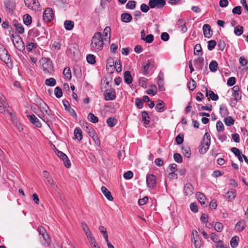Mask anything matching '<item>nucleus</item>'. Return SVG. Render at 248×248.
Listing matches in <instances>:
<instances>
[{"label":"nucleus","instance_id":"f3484780","mask_svg":"<svg viewBox=\"0 0 248 248\" xmlns=\"http://www.w3.org/2000/svg\"><path fill=\"white\" fill-rule=\"evenodd\" d=\"M196 196L199 202L201 203V205L203 207L207 206V204L205 202L206 198L205 196L201 192H198L196 194Z\"/></svg>","mask_w":248,"mask_h":248},{"label":"nucleus","instance_id":"f704fd0d","mask_svg":"<svg viewBox=\"0 0 248 248\" xmlns=\"http://www.w3.org/2000/svg\"><path fill=\"white\" fill-rule=\"evenodd\" d=\"M45 83L48 86L53 87L56 85V81L54 78H49L46 79L45 80Z\"/></svg>","mask_w":248,"mask_h":248},{"label":"nucleus","instance_id":"a19ab883","mask_svg":"<svg viewBox=\"0 0 248 248\" xmlns=\"http://www.w3.org/2000/svg\"><path fill=\"white\" fill-rule=\"evenodd\" d=\"M24 23L26 25H29L31 23V17L28 14L25 15L23 17Z\"/></svg>","mask_w":248,"mask_h":248},{"label":"nucleus","instance_id":"680f3d73","mask_svg":"<svg viewBox=\"0 0 248 248\" xmlns=\"http://www.w3.org/2000/svg\"><path fill=\"white\" fill-rule=\"evenodd\" d=\"M232 12L233 14H237L240 15L241 14V7L240 6H237L234 7L232 10Z\"/></svg>","mask_w":248,"mask_h":248},{"label":"nucleus","instance_id":"69168bd1","mask_svg":"<svg viewBox=\"0 0 248 248\" xmlns=\"http://www.w3.org/2000/svg\"><path fill=\"white\" fill-rule=\"evenodd\" d=\"M147 81V78L144 77H142L139 80V84L140 86L144 88H147V85H146L145 83Z\"/></svg>","mask_w":248,"mask_h":248},{"label":"nucleus","instance_id":"39448f33","mask_svg":"<svg viewBox=\"0 0 248 248\" xmlns=\"http://www.w3.org/2000/svg\"><path fill=\"white\" fill-rule=\"evenodd\" d=\"M55 152L57 155L62 159V160L63 161L64 166L66 168H69L71 167L70 161L69 160L67 156L64 153L59 151L56 148H55Z\"/></svg>","mask_w":248,"mask_h":248},{"label":"nucleus","instance_id":"de8ad7c7","mask_svg":"<svg viewBox=\"0 0 248 248\" xmlns=\"http://www.w3.org/2000/svg\"><path fill=\"white\" fill-rule=\"evenodd\" d=\"M188 89L191 91H193L196 87V83L195 81L192 79H190V82L187 85Z\"/></svg>","mask_w":248,"mask_h":248},{"label":"nucleus","instance_id":"5fc2aeb1","mask_svg":"<svg viewBox=\"0 0 248 248\" xmlns=\"http://www.w3.org/2000/svg\"><path fill=\"white\" fill-rule=\"evenodd\" d=\"M215 229L218 232H220L222 231L223 228V224L219 222H217L215 223L214 225Z\"/></svg>","mask_w":248,"mask_h":248},{"label":"nucleus","instance_id":"dca6fc26","mask_svg":"<svg viewBox=\"0 0 248 248\" xmlns=\"http://www.w3.org/2000/svg\"><path fill=\"white\" fill-rule=\"evenodd\" d=\"M204 36L206 38H210L212 35V31L208 24H204L202 27Z\"/></svg>","mask_w":248,"mask_h":248},{"label":"nucleus","instance_id":"8fccbe9b","mask_svg":"<svg viewBox=\"0 0 248 248\" xmlns=\"http://www.w3.org/2000/svg\"><path fill=\"white\" fill-rule=\"evenodd\" d=\"M54 94L56 97L60 98L62 95V90L59 87H57L54 89Z\"/></svg>","mask_w":248,"mask_h":248},{"label":"nucleus","instance_id":"3c124183","mask_svg":"<svg viewBox=\"0 0 248 248\" xmlns=\"http://www.w3.org/2000/svg\"><path fill=\"white\" fill-rule=\"evenodd\" d=\"M38 116L47 124L49 126V124L48 123L50 121V119L51 118H49L48 115L46 114H43L42 116L38 115Z\"/></svg>","mask_w":248,"mask_h":248},{"label":"nucleus","instance_id":"20e7f679","mask_svg":"<svg viewBox=\"0 0 248 248\" xmlns=\"http://www.w3.org/2000/svg\"><path fill=\"white\" fill-rule=\"evenodd\" d=\"M0 59L6 63H8L11 61L10 54L1 44H0Z\"/></svg>","mask_w":248,"mask_h":248},{"label":"nucleus","instance_id":"f257e3e1","mask_svg":"<svg viewBox=\"0 0 248 248\" xmlns=\"http://www.w3.org/2000/svg\"><path fill=\"white\" fill-rule=\"evenodd\" d=\"M91 48L95 52L101 50L104 46L103 39L100 32L95 33L91 40Z\"/></svg>","mask_w":248,"mask_h":248},{"label":"nucleus","instance_id":"393cba45","mask_svg":"<svg viewBox=\"0 0 248 248\" xmlns=\"http://www.w3.org/2000/svg\"><path fill=\"white\" fill-rule=\"evenodd\" d=\"M124 80L127 84H131L133 81V78L129 71H126L124 73Z\"/></svg>","mask_w":248,"mask_h":248},{"label":"nucleus","instance_id":"4be33fe9","mask_svg":"<svg viewBox=\"0 0 248 248\" xmlns=\"http://www.w3.org/2000/svg\"><path fill=\"white\" fill-rule=\"evenodd\" d=\"M101 189L104 195L108 200L110 201H113V198L110 192L105 186H102Z\"/></svg>","mask_w":248,"mask_h":248},{"label":"nucleus","instance_id":"09e8293b","mask_svg":"<svg viewBox=\"0 0 248 248\" xmlns=\"http://www.w3.org/2000/svg\"><path fill=\"white\" fill-rule=\"evenodd\" d=\"M175 141L178 145L182 144L184 141V135L182 133L179 134L175 138Z\"/></svg>","mask_w":248,"mask_h":248},{"label":"nucleus","instance_id":"9d476101","mask_svg":"<svg viewBox=\"0 0 248 248\" xmlns=\"http://www.w3.org/2000/svg\"><path fill=\"white\" fill-rule=\"evenodd\" d=\"M156 178L155 175L147 174L146 176V184L149 188H154L156 185Z\"/></svg>","mask_w":248,"mask_h":248},{"label":"nucleus","instance_id":"bf43d9fd","mask_svg":"<svg viewBox=\"0 0 248 248\" xmlns=\"http://www.w3.org/2000/svg\"><path fill=\"white\" fill-rule=\"evenodd\" d=\"M114 67L118 73L122 71V66L120 60H116L115 62Z\"/></svg>","mask_w":248,"mask_h":248},{"label":"nucleus","instance_id":"412c9836","mask_svg":"<svg viewBox=\"0 0 248 248\" xmlns=\"http://www.w3.org/2000/svg\"><path fill=\"white\" fill-rule=\"evenodd\" d=\"M206 96L209 97L213 101H217L218 99V95L215 93L212 90H208L207 88H206Z\"/></svg>","mask_w":248,"mask_h":248},{"label":"nucleus","instance_id":"603ef678","mask_svg":"<svg viewBox=\"0 0 248 248\" xmlns=\"http://www.w3.org/2000/svg\"><path fill=\"white\" fill-rule=\"evenodd\" d=\"M136 5V2L135 0H129L126 4V7L129 9H134Z\"/></svg>","mask_w":248,"mask_h":248},{"label":"nucleus","instance_id":"6e6552de","mask_svg":"<svg viewBox=\"0 0 248 248\" xmlns=\"http://www.w3.org/2000/svg\"><path fill=\"white\" fill-rule=\"evenodd\" d=\"M25 5L33 10H39V3L38 0H24Z\"/></svg>","mask_w":248,"mask_h":248},{"label":"nucleus","instance_id":"2f4dec72","mask_svg":"<svg viewBox=\"0 0 248 248\" xmlns=\"http://www.w3.org/2000/svg\"><path fill=\"white\" fill-rule=\"evenodd\" d=\"M141 116H142V121L144 122V124L145 125H147L150 123V117L148 115V114L147 113L146 111H143L141 113Z\"/></svg>","mask_w":248,"mask_h":248},{"label":"nucleus","instance_id":"ddd939ff","mask_svg":"<svg viewBox=\"0 0 248 248\" xmlns=\"http://www.w3.org/2000/svg\"><path fill=\"white\" fill-rule=\"evenodd\" d=\"M202 141H203V143H205L206 146V148H205L203 151H202V149H201V152L202 153H206L207 150L209 149L211 142L210 135L208 133L206 132L205 133Z\"/></svg>","mask_w":248,"mask_h":248},{"label":"nucleus","instance_id":"6e6d98bb","mask_svg":"<svg viewBox=\"0 0 248 248\" xmlns=\"http://www.w3.org/2000/svg\"><path fill=\"white\" fill-rule=\"evenodd\" d=\"M174 160L177 163H182L183 161L182 156L179 153H175L173 155Z\"/></svg>","mask_w":248,"mask_h":248},{"label":"nucleus","instance_id":"a211bd4d","mask_svg":"<svg viewBox=\"0 0 248 248\" xmlns=\"http://www.w3.org/2000/svg\"><path fill=\"white\" fill-rule=\"evenodd\" d=\"M194 64L196 68L199 70H202L204 65V58L202 57H199L194 61Z\"/></svg>","mask_w":248,"mask_h":248},{"label":"nucleus","instance_id":"58836bf2","mask_svg":"<svg viewBox=\"0 0 248 248\" xmlns=\"http://www.w3.org/2000/svg\"><path fill=\"white\" fill-rule=\"evenodd\" d=\"M182 153L187 158H189L191 155V150L189 147H183L182 148Z\"/></svg>","mask_w":248,"mask_h":248},{"label":"nucleus","instance_id":"473e14b6","mask_svg":"<svg viewBox=\"0 0 248 248\" xmlns=\"http://www.w3.org/2000/svg\"><path fill=\"white\" fill-rule=\"evenodd\" d=\"M74 22L71 20H65L64 22V26L66 30L70 31L74 28Z\"/></svg>","mask_w":248,"mask_h":248},{"label":"nucleus","instance_id":"f8f14e48","mask_svg":"<svg viewBox=\"0 0 248 248\" xmlns=\"http://www.w3.org/2000/svg\"><path fill=\"white\" fill-rule=\"evenodd\" d=\"M194 187L190 183L186 184L184 187V191L186 196L190 197L194 193Z\"/></svg>","mask_w":248,"mask_h":248},{"label":"nucleus","instance_id":"864d4df0","mask_svg":"<svg viewBox=\"0 0 248 248\" xmlns=\"http://www.w3.org/2000/svg\"><path fill=\"white\" fill-rule=\"evenodd\" d=\"M217 45L215 40H210L208 42L207 48L209 50H213Z\"/></svg>","mask_w":248,"mask_h":248},{"label":"nucleus","instance_id":"c756f323","mask_svg":"<svg viewBox=\"0 0 248 248\" xmlns=\"http://www.w3.org/2000/svg\"><path fill=\"white\" fill-rule=\"evenodd\" d=\"M82 130L79 127H77L74 130V136L75 139L78 141H80L82 139Z\"/></svg>","mask_w":248,"mask_h":248},{"label":"nucleus","instance_id":"4468645a","mask_svg":"<svg viewBox=\"0 0 248 248\" xmlns=\"http://www.w3.org/2000/svg\"><path fill=\"white\" fill-rule=\"evenodd\" d=\"M114 64L115 62L113 59L109 58L107 60L106 69L108 72H109L110 73H113L115 70Z\"/></svg>","mask_w":248,"mask_h":248},{"label":"nucleus","instance_id":"b1692460","mask_svg":"<svg viewBox=\"0 0 248 248\" xmlns=\"http://www.w3.org/2000/svg\"><path fill=\"white\" fill-rule=\"evenodd\" d=\"M246 226V221L245 220L242 219L239 220L235 225V228L239 232L243 231Z\"/></svg>","mask_w":248,"mask_h":248},{"label":"nucleus","instance_id":"ea45409f","mask_svg":"<svg viewBox=\"0 0 248 248\" xmlns=\"http://www.w3.org/2000/svg\"><path fill=\"white\" fill-rule=\"evenodd\" d=\"M28 34L32 37H36L40 35L39 31L36 29L30 30Z\"/></svg>","mask_w":248,"mask_h":248},{"label":"nucleus","instance_id":"2eb2a0df","mask_svg":"<svg viewBox=\"0 0 248 248\" xmlns=\"http://www.w3.org/2000/svg\"><path fill=\"white\" fill-rule=\"evenodd\" d=\"M18 39L20 40V41H16V43L15 42L14 40H13V42L14 43V45L18 49L19 51H22L25 50V46L24 45V43L21 39V38L18 36Z\"/></svg>","mask_w":248,"mask_h":248},{"label":"nucleus","instance_id":"774afa93","mask_svg":"<svg viewBox=\"0 0 248 248\" xmlns=\"http://www.w3.org/2000/svg\"><path fill=\"white\" fill-rule=\"evenodd\" d=\"M190 208L194 213H197L198 211V206L195 202H193L190 204Z\"/></svg>","mask_w":248,"mask_h":248},{"label":"nucleus","instance_id":"49530a36","mask_svg":"<svg viewBox=\"0 0 248 248\" xmlns=\"http://www.w3.org/2000/svg\"><path fill=\"white\" fill-rule=\"evenodd\" d=\"M81 225L83 230L84 231V232L86 235H90L91 233H92L91 231L89 229L87 224L85 222H82L81 223Z\"/></svg>","mask_w":248,"mask_h":248},{"label":"nucleus","instance_id":"c03bdc74","mask_svg":"<svg viewBox=\"0 0 248 248\" xmlns=\"http://www.w3.org/2000/svg\"><path fill=\"white\" fill-rule=\"evenodd\" d=\"M243 32V27L238 25L234 28V33L237 36H240Z\"/></svg>","mask_w":248,"mask_h":248},{"label":"nucleus","instance_id":"7c9ffc66","mask_svg":"<svg viewBox=\"0 0 248 248\" xmlns=\"http://www.w3.org/2000/svg\"><path fill=\"white\" fill-rule=\"evenodd\" d=\"M210 70L212 72H215L218 68V63L215 61H212L209 65Z\"/></svg>","mask_w":248,"mask_h":248},{"label":"nucleus","instance_id":"a18cd8bd","mask_svg":"<svg viewBox=\"0 0 248 248\" xmlns=\"http://www.w3.org/2000/svg\"><path fill=\"white\" fill-rule=\"evenodd\" d=\"M86 60L88 63L94 64L95 62V56L93 54H88L86 57Z\"/></svg>","mask_w":248,"mask_h":248},{"label":"nucleus","instance_id":"0e129e2a","mask_svg":"<svg viewBox=\"0 0 248 248\" xmlns=\"http://www.w3.org/2000/svg\"><path fill=\"white\" fill-rule=\"evenodd\" d=\"M232 96L234 97V101L236 102L241 99V93H232Z\"/></svg>","mask_w":248,"mask_h":248},{"label":"nucleus","instance_id":"cd10ccee","mask_svg":"<svg viewBox=\"0 0 248 248\" xmlns=\"http://www.w3.org/2000/svg\"><path fill=\"white\" fill-rule=\"evenodd\" d=\"M219 113L222 117L228 116L229 114L227 107L224 105H221L219 108Z\"/></svg>","mask_w":248,"mask_h":248},{"label":"nucleus","instance_id":"bb28decb","mask_svg":"<svg viewBox=\"0 0 248 248\" xmlns=\"http://www.w3.org/2000/svg\"><path fill=\"white\" fill-rule=\"evenodd\" d=\"M231 150L234 154V155L238 157L239 160L240 162L243 161V154L238 148L236 147H232L231 148Z\"/></svg>","mask_w":248,"mask_h":248},{"label":"nucleus","instance_id":"a878e982","mask_svg":"<svg viewBox=\"0 0 248 248\" xmlns=\"http://www.w3.org/2000/svg\"><path fill=\"white\" fill-rule=\"evenodd\" d=\"M121 18L123 22L129 23L132 20V16L130 14L125 13L121 15Z\"/></svg>","mask_w":248,"mask_h":248},{"label":"nucleus","instance_id":"423d86ee","mask_svg":"<svg viewBox=\"0 0 248 248\" xmlns=\"http://www.w3.org/2000/svg\"><path fill=\"white\" fill-rule=\"evenodd\" d=\"M105 100L106 101L114 100L116 98V93L113 89L110 86V89L106 90L104 93Z\"/></svg>","mask_w":248,"mask_h":248},{"label":"nucleus","instance_id":"052dcab7","mask_svg":"<svg viewBox=\"0 0 248 248\" xmlns=\"http://www.w3.org/2000/svg\"><path fill=\"white\" fill-rule=\"evenodd\" d=\"M36 47V45L33 43H28L26 45V48L28 52L32 51L33 48Z\"/></svg>","mask_w":248,"mask_h":248},{"label":"nucleus","instance_id":"e433bc0d","mask_svg":"<svg viewBox=\"0 0 248 248\" xmlns=\"http://www.w3.org/2000/svg\"><path fill=\"white\" fill-rule=\"evenodd\" d=\"M63 74L65 78L69 80L71 79V70L69 67H65L63 71Z\"/></svg>","mask_w":248,"mask_h":248},{"label":"nucleus","instance_id":"e2e57ef3","mask_svg":"<svg viewBox=\"0 0 248 248\" xmlns=\"http://www.w3.org/2000/svg\"><path fill=\"white\" fill-rule=\"evenodd\" d=\"M149 5H147L145 3L140 5V10L143 13H147L150 9Z\"/></svg>","mask_w":248,"mask_h":248},{"label":"nucleus","instance_id":"c85d7f7f","mask_svg":"<svg viewBox=\"0 0 248 248\" xmlns=\"http://www.w3.org/2000/svg\"><path fill=\"white\" fill-rule=\"evenodd\" d=\"M13 26L15 27L16 30L19 34H22L24 32V28L21 23H19L17 21H14Z\"/></svg>","mask_w":248,"mask_h":248},{"label":"nucleus","instance_id":"1a4fd4ad","mask_svg":"<svg viewBox=\"0 0 248 248\" xmlns=\"http://www.w3.org/2000/svg\"><path fill=\"white\" fill-rule=\"evenodd\" d=\"M54 14L51 8H46L43 13V19L45 22H49L53 19Z\"/></svg>","mask_w":248,"mask_h":248},{"label":"nucleus","instance_id":"c9c22d12","mask_svg":"<svg viewBox=\"0 0 248 248\" xmlns=\"http://www.w3.org/2000/svg\"><path fill=\"white\" fill-rule=\"evenodd\" d=\"M239 239V237L237 236H233L232 238L230 244L232 248H235L238 246Z\"/></svg>","mask_w":248,"mask_h":248},{"label":"nucleus","instance_id":"13d9d810","mask_svg":"<svg viewBox=\"0 0 248 248\" xmlns=\"http://www.w3.org/2000/svg\"><path fill=\"white\" fill-rule=\"evenodd\" d=\"M135 105L138 108L141 109L143 108V103L142 100L140 98H136Z\"/></svg>","mask_w":248,"mask_h":248},{"label":"nucleus","instance_id":"72a5a7b5","mask_svg":"<svg viewBox=\"0 0 248 248\" xmlns=\"http://www.w3.org/2000/svg\"><path fill=\"white\" fill-rule=\"evenodd\" d=\"M117 122V120L114 117H109L107 120V123L108 125L110 127H114Z\"/></svg>","mask_w":248,"mask_h":248},{"label":"nucleus","instance_id":"aec40b11","mask_svg":"<svg viewBox=\"0 0 248 248\" xmlns=\"http://www.w3.org/2000/svg\"><path fill=\"white\" fill-rule=\"evenodd\" d=\"M185 24L186 21L183 19H179L177 22V28L180 29V31L182 33H185L187 30Z\"/></svg>","mask_w":248,"mask_h":248},{"label":"nucleus","instance_id":"9b49d317","mask_svg":"<svg viewBox=\"0 0 248 248\" xmlns=\"http://www.w3.org/2000/svg\"><path fill=\"white\" fill-rule=\"evenodd\" d=\"M27 117L31 123L34 125L36 127L39 128L41 127L42 124L40 122L34 114L27 115Z\"/></svg>","mask_w":248,"mask_h":248},{"label":"nucleus","instance_id":"79ce46f5","mask_svg":"<svg viewBox=\"0 0 248 248\" xmlns=\"http://www.w3.org/2000/svg\"><path fill=\"white\" fill-rule=\"evenodd\" d=\"M87 118L88 120L93 123H96L98 122V118L92 113H90L88 114Z\"/></svg>","mask_w":248,"mask_h":248},{"label":"nucleus","instance_id":"37998d69","mask_svg":"<svg viewBox=\"0 0 248 248\" xmlns=\"http://www.w3.org/2000/svg\"><path fill=\"white\" fill-rule=\"evenodd\" d=\"M224 122L227 126H231L234 124V120L231 116H228L225 118Z\"/></svg>","mask_w":248,"mask_h":248},{"label":"nucleus","instance_id":"5701e85b","mask_svg":"<svg viewBox=\"0 0 248 248\" xmlns=\"http://www.w3.org/2000/svg\"><path fill=\"white\" fill-rule=\"evenodd\" d=\"M7 106L8 104L5 101V98L2 94H0V112L3 113Z\"/></svg>","mask_w":248,"mask_h":248},{"label":"nucleus","instance_id":"4d7b16f0","mask_svg":"<svg viewBox=\"0 0 248 248\" xmlns=\"http://www.w3.org/2000/svg\"><path fill=\"white\" fill-rule=\"evenodd\" d=\"M217 130L218 132H222L224 130V126L221 121H218L216 124Z\"/></svg>","mask_w":248,"mask_h":248},{"label":"nucleus","instance_id":"6ab92c4d","mask_svg":"<svg viewBox=\"0 0 248 248\" xmlns=\"http://www.w3.org/2000/svg\"><path fill=\"white\" fill-rule=\"evenodd\" d=\"M155 109L158 112H163L166 109L165 104L162 100H158Z\"/></svg>","mask_w":248,"mask_h":248},{"label":"nucleus","instance_id":"338daca9","mask_svg":"<svg viewBox=\"0 0 248 248\" xmlns=\"http://www.w3.org/2000/svg\"><path fill=\"white\" fill-rule=\"evenodd\" d=\"M143 40L147 43H151L154 40V36L152 34H148L143 39Z\"/></svg>","mask_w":248,"mask_h":248},{"label":"nucleus","instance_id":"7ed1b4c3","mask_svg":"<svg viewBox=\"0 0 248 248\" xmlns=\"http://www.w3.org/2000/svg\"><path fill=\"white\" fill-rule=\"evenodd\" d=\"M38 106L41 111L43 114H46L50 118H53V115L51 110L49 109L48 106L41 99H38Z\"/></svg>","mask_w":248,"mask_h":248},{"label":"nucleus","instance_id":"0eeeda50","mask_svg":"<svg viewBox=\"0 0 248 248\" xmlns=\"http://www.w3.org/2000/svg\"><path fill=\"white\" fill-rule=\"evenodd\" d=\"M165 4V0H149V5L151 8H162Z\"/></svg>","mask_w":248,"mask_h":248},{"label":"nucleus","instance_id":"4c0bfd02","mask_svg":"<svg viewBox=\"0 0 248 248\" xmlns=\"http://www.w3.org/2000/svg\"><path fill=\"white\" fill-rule=\"evenodd\" d=\"M194 53L198 56L202 55V48L200 44H197L195 46Z\"/></svg>","mask_w":248,"mask_h":248},{"label":"nucleus","instance_id":"f03ea898","mask_svg":"<svg viewBox=\"0 0 248 248\" xmlns=\"http://www.w3.org/2000/svg\"><path fill=\"white\" fill-rule=\"evenodd\" d=\"M40 62L42 64L43 70L45 73H50L51 71L53 70L52 62L49 58H42Z\"/></svg>","mask_w":248,"mask_h":248}]
</instances>
